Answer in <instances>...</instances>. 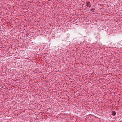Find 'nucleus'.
<instances>
[{"label":"nucleus","mask_w":122,"mask_h":122,"mask_svg":"<svg viewBox=\"0 0 122 122\" xmlns=\"http://www.w3.org/2000/svg\"><path fill=\"white\" fill-rule=\"evenodd\" d=\"M116 112L114 111H113L112 112V115L115 116L116 114Z\"/></svg>","instance_id":"f257e3e1"}]
</instances>
